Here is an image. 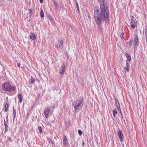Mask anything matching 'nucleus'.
Returning a JSON list of instances; mask_svg holds the SVG:
<instances>
[{
    "instance_id": "nucleus-4",
    "label": "nucleus",
    "mask_w": 147,
    "mask_h": 147,
    "mask_svg": "<svg viewBox=\"0 0 147 147\" xmlns=\"http://www.w3.org/2000/svg\"><path fill=\"white\" fill-rule=\"evenodd\" d=\"M100 4V8L108 9L107 4L105 3V0H98Z\"/></svg>"
},
{
    "instance_id": "nucleus-15",
    "label": "nucleus",
    "mask_w": 147,
    "mask_h": 147,
    "mask_svg": "<svg viewBox=\"0 0 147 147\" xmlns=\"http://www.w3.org/2000/svg\"><path fill=\"white\" fill-rule=\"evenodd\" d=\"M18 98L19 99V102L20 103H21L23 99L22 97V94L21 93H20L18 96Z\"/></svg>"
},
{
    "instance_id": "nucleus-34",
    "label": "nucleus",
    "mask_w": 147,
    "mask_h": 147,
    "mask_svg": "<svg viewBox=\"0 0 147 147\" xmlns=\"http://www.w3.org/2000/svg\"><path fill=\"white\" fill-rule=\"evenodd\" d=\"M31 110H30L28 112L27 114V116H28V115L30 114V111Z\"/></svg>"
},
{
    "instance_id": "nucleus-16",
    "label": "nucleus",
    "mask_w": 147,
    "mask_h": 147,
    "mask_svg": "<svg viewBox=\"0 0 147 147\" xmlns=\"http://www.w3.org/2000/svg\"><path fill=\"white\" fill-rule=\"evenodd\" d=\"M9 107V105L6 102L5 103V112H7L8 110V109Z\"/></svg>"
},
{
    "instance_id": "nucleus-20",
    "label": "nucleus",
    "mask_w": 147,
    "mask_h": 147,
    "mask_svg": "<svg viewBox=\"0 0 147 147\" xmlns=\"http://www.w3.org/2000/svg\"><path fill=\"white\" fill-rule=\"evenodd\" d=\"M13 120H14L16 116V111L14 109V108H13Z\"/></svg>"
},
{
    "instance_id": "nucleus-50",
    "label": "nucleus",
    "mask_w": 147,
    "mask_h": 147,
    "mask_svg": "<svg viewBox=\"0 0 147 147\" xmlns=\"http://www.w3.org/2000/svg\"><path fill=\"white\" fill-rule=\"evenodd\" d=\"M121 117H122V118H123V117L122 115Z\"/></svg>"
},
{
    "instance_id": "nucleus-19",
    "label": "nucleus",
    "mask_w": 147,
    "mask_h": 147,
    "mask_svg": "<svg viewBox=\"0 0 147 147\" xmlns=\"http://www.w3.org/2000/svg\"><path fill=\"white\" fill-rule=\"evenodd\" d=\"M65 71V70H64L63 69H60L59 70V72L60 74L63 75L64 74Z\"/></svg>"
},
{
    "instance_id": "nucleus-35",
    "label": "nucleus",
    "mask_w": 147,
    "mask_h": 147,
    "mask_svg": "<svg viewBox=\"0 0 147 147\" xmlns=\"http://www.w3.org/2000/svg\"><path fill=\"white\" fill-rule=\"evenodd\" d=\"M55 47H56V48L58 50H59L60 49H59V46L57 45H56L55 46Z\"/></svg>"
},
{
    "instance_id": "nucleus-42",
    "label": "nucleus",
    "mask_w": 147,
    "mask_h": 147,
    "mask_svg": "<svg viewBox=\"0 0 147 147\" xmlns=\"http://www.w3.org/2000/svg\"><path fill=\"white\" fill-rule=\"evenodd\" d=\"M40 2L42 3H43V0H39Z\"/></svg>"
},
{
    "instance_id": "nucleus-13",
    "label": "nucleus",
    "mask_w": 147,
    "mask_h": 147,
    "mask_svg": "<svg viewBox=\"0 0 147 147\" xmlns=\"http://www.w3.org/2000/svg\"><path fill=\"white\" fill-rule=\"evenodd\" d=\"M31 39L33 40H34L36 38L35 35L33 33H31L30 36Z\"/></svg>"
},
{
    "instance_id": "nucleus-28",
    "label": "nucleus",
    "mask_w": 147,
    "mask_h": 147,
    "mask_svg": "<svg viewBox=\"0 0 147 147\" xmlns=\"http://www.w3.org/2000/svg\"><path fill=\"white\" fill-rule=\"evenodd\" d=\"M7 140L9 142H12V141L11 137H7Z\"/></svg>"
},
{
    "instance_id": "nucleus-6",
    "label": "nucleus",
    "mask_w": 147,
    "mask_h": 147,
    "mask_svg": "<svg viewBox=\"0 0 147 147\" xmlns=\"http://www.w3.org/2000/svg\"><path fill=\"white\" fill-rule=\"evenodd\" d=\"M51 107H47L44 111V114L45 117L47 118H48V115L49 113L50 112Z\"/></svg>"
},
{
    "instance_id": "nucleus-9",
    "label": "nucleus",
    "mask_w": 147,
    "mask_h": 147,
    "mask_svg": "<svg viewBox=\"0 0 147 147\" xmlns=\"http://www.w3.org/2000/svg\"><path fill=\"white\" fill-rule=\"evenodd\" d=\"M63 144L65 146H66L67 144V138L65 135L63 136Z\"/></svg>"
},
{
    "instance_id": "nucleus-8",
    "label": "nucleus",
    "mask_w": 147,
    "mask_h": 147,
    "mask_svg": "<svg viewBox=\"0 0 147 147\" xmlns=\"http://www.w3.org/2000/svg\"><path fill=\"white\" fill-rule=\"evenodd\" d=\"M135 38H134V42L135 43V45H134V46H138V37L137 35L136 34L135 35Z\"/></svg>"
},
{
    "instance_id": "nucleus-1",
    "label": "nucleus",
    "mask_w": 147,
    "mask_h": 147,
    "mask_svg": "<svg viewBox=\"0 0 147 147\" xmlns=\"http://www.w3.org/2000/svg\"><path fill=\"white\" fill-rule=\"evenodd\" d=\"M94 20L96 24L100 26L104 20L106 23L109 22V11L108 9L100 8L98 6H96L94 7Z\"/></svg>"
},
{
    "instance_id": "nucleus-36",
    "label": "nucleus",
    "mask_w": 147,
    "mask_h": 147,
    "mask_svg": "<svg viewBox=\"0 0 147 147\" xmlns=\"http://www.w3.org/2000/svg\"><path fill=\"white\" fill-rule=\"evenodd\" d=\"M117 108L118 109V110L120 112H121V109H120V107H117Z\"/></svg>"
},
{
    "instance_id": "nucleus-46",
    "label": "nucleus",
    "mask_w": 147,
    "mask_h": 147,
    "mask_svg": "<svg viewBox=\"0 0 147 147\" xmlns=\"http://www.w3.org/2000/svg\"><path fill=\"white\" fill-rule=\"evenodd\" d=\"M100 28L101 29V30H102V27L101 26H100Z\"/></svg>"
},
{
    "instance_id": "nucleus-23",
    "label": "nucleus",
    "mask_w": 147,
    "mask_h": 147,
    "mask_svg": "<svg viewBox=\"0 0 147 147\" xmlns=\"http://www.w3.org/2000/svg\"><path fill=\"white\" fill-rule=\"evenodd\" d=\"M40 16L41 18H43L44 17V14L43 11L42 10L40 11Z\"/></svg>"
},
{
    "instance_id": "nucleus-22",
    "label": "nucleus",
    "mask_w": 147,
    "mask_h": 147,
    "mask_svg": "<svg viewBox=\"0 0 147 147\" xmlns=\"http://www.w3.org/2000/svg\"><path fill=\"white\" fill-rule=\"evenodd\" d=\"M113 115L114 117H115V114H117V111L115 110H113Z\"/></svg>"
},
{
    "instance_id": "nucleus-37",
    "label": "nucleus",
    "mask_w": 147,
    "mask_h": 147,
    "mask_svg": "<svg viewBox=\"0 0 147 147\" xmlns=\"http://www.w3.org/2000/svg\"><path fill=\"white\" fill-rule=\"evenodd\" d=\"M4 126H5V127L6 128L8 127L7 125V123L6 124L5 123V124H4Z\"/></svg>"
},
{
    "instance_id": "nucleus-5",
    "label": "nucleus",
    "mask_w": 147,
    "mask_h": 147,
    "mask_svg": "<svg viewBox=\"0 0 147 147\" xmlns=\"http://www.w3.org/2000/svg\"><path fill=\"white\" fill-rule=\"evenodd\" d=\"M118 136L121 142H123V136L121 130H120L119 129L117 131Z\"/></svg>"
},
{
    "instance_id": "nucleus-47",
    "label": "nucleus",
    "mask_w": 147,
    "mask_h": 147,
    "mask_svg": "<svg viewBox=\"0 0 147 147\" xmlns=\"http://www.w3.org/2000/svg\"><path fill=\"white\" fill-rule=\"evenodd\" d=\"M122 38V40H123V41L124 39V38L123 37H122V38Z\"/></svg>"
},
{
    "instance_id": "nucleus-24",
    "label": "nucleus",
    "mask_w": 147,
    "mask_h": 147,
    "mask_svg": "<svg viewBox=\"0 0 147 147\" xmlns=\"http://www.w3.org/2000/svg\"><path fill=\"white\" fill-rule=\"evenodd\" d=\"M38 129L39 130V131L40 133H42V128L40 126H38Z\"/></svg>"
},
{
    "instance_id": "nucleus-41",
    "label": "nucleus",
    "mask_w": 147,
    "mask_h": 147,
    "mask_svg": "<svg viewBox=\"0 0 147 147\" xmlns=\"http://www.w3.org/2000/svg\"><path fill=\"white\" fill-rule=\"evenodd\" d=\"M5 133L6 131H7V128H6L5 127Z\"/></svg>"
},
{
    "instance_id": "nucleus-14",
    "label": "nucleus",
    "mask_w": 147,
    "mask_h": 147,
    "mask_svg": "<svg viewBox=\"0 0 147 147\" xmlns=\"http://www.w3.org/2000/svg\"><path fill=\"white\" fill-rule=\"evenodd\" d=\"M35 79L33 77L31 76L30 79L29 80V83L30 84H34Z\"/></svg>"
},
{
    "instance_id": "nucleus-17",
    "label": "nucleus",
    "mask_w": 147,
    "mask_h": 147,
    "mask_svg": "<svg viewBox=\"0 0 147 147\" xmlns=\"http://www.w3.org/2000/svg\"><path fill=\"white\" fill-rule=\"evenodd\" d=\"M47 18L51 22L53 23L54 22V20L52 18L51 16L50 15L48 16Z\"/></svg>"
},
{
    "instance_id": "nucleus-7",
    "label": "nucleus",
    "mask_w": 147,
    "mask_h": 147,
    "mask_svg": "<svg viewBox=\"0 0 147 147\" xmlns=\"http://www.w3.org/2000/svg\"><path fill=\"white\" fill-rule=\"evenodd\" d=\"M53 2L54 5L53 6V8L55 9L59 10V6L57 2L55 0H53Z\"/></svg>"
},
{
    "instance_id": "nucleus-48",
    "label": "nucleus",
    "mask_w": 147,
    "mask_h": 147,
    "mask_svg": "<svg viewBox=\"0 0 147 147\" xmlns=\"http://www.w3.org/2000/svg\"><path fill=\"white\" fill-rule=\"evenodd\" d=\"M8 118V115H7V116H6V118H7H7Z\"/></svg>"
},
{
    "instance_id": "nucleus-45",
    "label": "nucleus",
    "mask_w": 147,
    "mask_h": 147,
    "mask_svg": "<svg viewBox=\"0 0 147 147\" xmlns=\"http://www.w3.org/2000/svg\"><path fill=\"white\" fill-rule=\"evenodd\" d=\"M84 142H83L82 144V145L83 146H84Z\"/></svg>"
},
{
    "instance_id": "nucleus-26",
    "label": "nucleus",
    "mask_w": 147,
    "mask_h": 147,
    "mask_svg": "<svg viewBox=\"0 0 147 147\" xmlns=\"http://www.w3.org/2000/svg\"><path fill=\"white\" fill-rule=\"evenodd\" d=\"M78 133L81 136L82 135V132L81 130H80V129L78 130Z\"/></svg>"
},
{
    "instance_id": "nucleus-31",
    "label": "nucleus",
    "mask_w": 147,
    "mask_h": 147,
    "mask_svg": "<svg viewBox=\"0 0 147 147\" xmlns=\"http://www.w3.org/2000/svg\"><path fill=\"white\" fill-rule=\"evenodd\" d=\"M124 34L123 32H122L120 36L121 38H122Z\"/></svg>"
},
{
    "instance_id": "nucleus-18",
    "label": "nucleus",
    "mask_w": 147,
    "mask_h": 147,
    "mask_svg": "<svg viewBox=\"0 0 147 147\" xmlns=\"http://www.w3.org/2000/svg\"><path fill=\"white\" fill-rule=\"evenodd\" d=\"M125 56L127 58V59L129 61H130L131 60V56L128 55L127 53L125 54Z\"/></svg>"
},
{
    "instance_id": "nucleus-33",
    "label": "nucleus",
    "mask_w": 147,
    "mask_h": 147,
    "mask_svg": "<svg viewBox=\"0 0 147 147\" xmlns=\"http://www.w3.org/2000/svg\"><path fill=\"white\" fill-rule=\"evenodd\" d=\"M133 42V41L132 40H131L129 42V44H130V45H132Z\"/></svg>"
},
{
    "instance_id": "nucleus-21",
    "label": "nucleus",
    "mask_w": 147,
    "mask_h": 147,
    "mask_svg": "<svg viewBox=\"0 0 147 147\" xmlns=\"http://www.w3.org/2000/svg\"><path fill=\"white\" fill-rule=\"evenodd\" d=\"M65 65L64 64V63L63 62L62 63L61 69H63L64 70H65Z\"/></svg>"
},
{
    "instance_id": "nucleus-30",
    "label": "nucleus",
    "mask_w": 147,
    "mask_h": 147,
    "mask_svg": "<svg viewBox=\"0 0 147 147\" xmlns=\"http://www.w3.org/2000/svg\"><path fill=\"white\" fill-rule=\"evenodd\" d=\"M32 13V10L31 9H30V10L29 13H30V15H29V16H31Z\"/></svg>"
},
{
    "instance_id": "nucleus-25",
    "label": "nucleus",
    "mask_w": 147,
    "mask_h": 147,
    "mask_svg": "<svg viewBox=\"0 0 147 147\" xmlns=\"http://www.w3.org/2000/svg\"><path fill=\"white\" fill-rule=\"evenodd\" d=\"M76 6L77 7L78 11V13H79L80 11H79V7H78V3L77 2V1H76Z\"/></svg>"
},
{
    "instance_id": "nucleus-10",
    "label": "nucleus",
    "mask_w": 147,
    "mask_h": 147,
    "mask_svg": "<svg viewBox=\"0 0 147 147\" xmlns=\"http://www.w3.org/2000/svg\"><path fill=\"white\" fill-rule=\"evenodd\" d=\"M130 24H136L137 21L134 17H133V18H131L130 22Z\"/></svg>"
},
{
    "instance_id": "nucleus-43",
    "label": "nucleus",
    "mask_w": 147,
    "mask_h": 147,
    "mask_svg": "<svg viewBox=\"0 0 147 147\" xmlns=\"http://www.w3.org/2000/svg\"><path fill=\"white\" fill-rule=\"evenodd\" d=\"M146 42H147V36H146Z\"/></svg>"
},
{
    "instance_id": "nucleus-11",
    "label": "nucleus",
    "mask_w": 147,
    "mask_h": 147,
    "mask_svg": "<svg viewBox=\"0 0 147 147\" xmlns=\"http://www.w3.org/2000/svg\"><path fill=\"white\" fill-rule=\"evenodd\" d=\"M126 66L124 67L125 69V70L127 71V72H128L129 71V63L127 61V60H126Z\"/></svg>"
},
{
    "instance_id": "nucleus-32",
    "label": "nucleus",
    "mask_w": 147,
    "mask_h": 147,
    "mask_svg": "<svg viewBox=\"0 0 147 147\" xmlns=\"http://www.w3.org/2000/svg\"><path fill=\"white\" fill-rule=\"evenodd\" d=\"M59 49H63V47H62V46H61V45H59Z\"/></svg>"
},
{
    "instance_id": "nucleus-3",
    "label": "nucleus",
    "mask_w": 147,
    "mask_h": 147,
    "mask_svg": "<svg viewBox=\"0 0 147 147\" xmlns=\"http://www.w3.org/2000/svg\"><path fill=\"white\" fill-rule=\"evenodd\" d=\"M3 89L4 90L9 91V92H12L15 91L16 88L14 86L11 85L9 83H5L2 85Z\"/></svg>"
},
{
    "instance_id": "nucleus-51",
    "label": "nucleus",
    "mask_w": 147,
    "mask_h": 147,
    "mask_svg": "<svg viewBox=\"0 0 147 147\" xmlns=\"http://www.w3.org/2000/svg\"><path fill=\"white\" fill-rule=\"evenodd\" d=\"M88 18H90V16H88Z\"/></svg>"
},
{
    "instance_id": "nucleus-2",
    "label": "nucleus",
    "mask_w": 147,
    "mask_h": 147,
    "mask_svg": "<svg viewBox=\"0 0 147 147\" xmlns=\"http://www.w3.org/2000/svg\"><path fill=\"white\" fill-rule=\"evenodd\" d=\"M83 99L82 97L76 100L74 103H72V106L74 107L75 112H78L83 106Z\"/></svg>"
},
{
    "instance_id": "nucleus-40",
    "label": "nucleus",
    "mask_w": 147,
    "mask_h": 147,
    "mask_svg": "<svg viewBox=\"0 0 147 147\" xmlns=\"http://www.w3.org/2000/svg\"><path fill=\"white\" fill-rule=\"evenodd\" d=\"M50 142L51 144H53V142L52 140H50Z\"/></svg>"
},
{
    "instance_id": "nucleus-39",
    "label": "nucleus",
    "mask_w": 147,
    "mask_h": 147,
    "mask_svg": "<svg viewBox=\"0 0 147 147\" xmlns=\"http://www.w3.org/2000/svg\"><path fill=\"white\" fill-rule=\"evenodd\" d=\"M17 65H18V67H19L20 66V63H17Z\"/></svg>"
},
{
    "instance_id": "nucleus-44",
    "label": "nucleus",
    "mask_w": 147,
    "mask_h": 147,
    "mask_svg": "<svg viewBox=\"0 0 147 147\" xmlns=\"http://www.w3.org/2000/svg\"><path fill=\"white\" fill-rule=\"evenodd\" d=\"M5 124H6L7 123H6V121H5V119H4V124H5Z\"/></svg>"
},
{
    "instance_id": "nucleus-49",
    "label": "nucleus",
    "mask_w": 147,
    "mask_h": 147,
    "mask_svg": "<svg viewBox=\"0 0 147 147\" xmlns=\"http://www.w3.org/2000/svg\"><path fill=\"white\" fill-rule=\"evenodd\" d=\"M120 113L121 115V116H122V113L121 112H120Z\"/></svg>"
},
{
    "instance_id": "nucleus-27",
    "label": "nucleus",
    "mask_w": 147,
    "mask_h": 147,
    "mask_svg": "<svg viewBox=\"0 0 147 147\" xmlns=\"http://www.w3.org/2000/svg\"><path fill=\"white\" fill-rule=\"evenodd\" d=\"M145 33L146 36H147V26H146L145 27Z\"/></svg>"
},
{
    "instance_id": "nucleus-29",
    "label": "nucleus",
    "mask_w": 147,
    "mask_h": 147,
    "mask_svg": "<svg viewBox=\"0 0 147 147\" xmlns=\"http://www.w3.org/2000/svg\"><path fill=\"white\" fill-rule=\"evenodd\" d=\"M136 24H131V27L133 29L135 27Z\"/></svg>"
},
{
    "instance_id": "nucleus-12",
    "label": "nucleus",
    "mask_w": 147,
    "mask_h": 147,
    "mask_svg": "<svg viewBox=\"0 0 147 147\" xmlns=\"http://www.w3.org/2000/svg\"><path fill=\"white\" fill-rule=\"evenodd\" d=\"M115 104L117 108L120 107L119 103L118 100L117 99L115 98Z\"/></svg>"
},
{
    "instance_id": "nucleus-38",
    "label": "nucleus",
    "mask_w": 147,
    "mask_h": 147,
    "mask_svg": "<svg viewBox=\"0 0 147 147\" xmlns=\"http://www.w3.org/2000/svg\"><path fill=\"white\" fill-rule=\"evenodd\" d=\"M60 43L61 45V46H62L63 44V41L62 40H61L60 41Z\"/></svg>"
}]
</instances>
